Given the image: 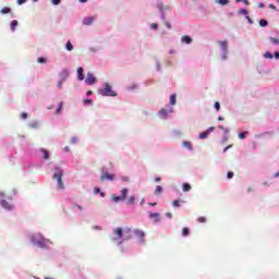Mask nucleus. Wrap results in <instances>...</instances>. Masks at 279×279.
<instances>
[{"instance_id": "a18cd8bd", "label": "nucleus", "mask_w": 279, "mask_h": 279, "mask_svg": "<svg viewBox=\"0 0 279 279\" xmlns=\"http://www.w3.org/2000/svg\"><path fill=\"white\" fill-rule=\"evenodd\" d=\"M29 128H33V129L38 128V122L31 123V124H29Z\"/></svg>"}, {"instance_id": "ddd939ff", "label": "nucleus", "mask_w": 279, "mask_h": 279, "mask_svg": "<svg viewBox=\"0 0 279 279\" xmlns=\"http://www.w3.org/2000/svg\"><path fill=\"white\" fill-rule=\"evenodd\" d=\"M16 27H19V21L16 20L11 21V32H15Z\"/></svg>"}, {"instance_id": "864d4df0", "label": "nucleus", "mask_w": 279, "mask_h": 279, "mask_svg": "<svg viewBox=\"0 0 279 279\" xmlns=\"http://www.w3.org/2000/svg\"><path fill=\"white\" fill-rule=\"evenodd\" d=\"M166 217H168L169 219H171L173 217V215L171 213H166Z\"/></svg>"}, {"instance_id": "2f4dec72", "label": "nucleus", "mask_w": 279, "mask_h": 279, "mask_svg": "<svg viewBox=\"0 0 279 279\" xmlns=\"http://www.w3.org/2000/svg\"><path fill=\"white\" fill-rule=\"evenodd\" d=\"M269 40H270V43H271L272 45H279V39H278V38L270 37Z\"/></svg>"}, {"instance_id": "79ce46f5", "label": "nucleus", "mask_w": 279, "mask_h": 279, "mask_svg": "<svg viewBox=\"0 0 279 279\" xmlns=\"http://www.w3.org/2000/svg\"><path fill=\"white\" fill-rule=\"evenodd\" d=\"M27 117H28L27 112L21 113V119L25 120V119H27Z\"/></svg>"}, {"instance_id": "4d7b16f0", "label": "nucleus", "mask_w": 279, "mask_h": 279, "mask_svg": "<svg viewBox=\"0 0 279 279\" xmlns=\"http://www.w3.org/2000/svg\"><path fill=\"white\" fill-rule=\"evenodd\" d=\"M58 88H62V81L57 84Z\"/></svg>"}, {"instance_id": "6ab92c4d", "label": "nucleus", "mask_w": 279, "mask_h": 279, "mask_svg": "<svg viewBox=\"0 0 279 279\" xmlns=\"http://www.w3.org/2000/svg\"><path fill=\"white\" fill-rule=\"evenodd\" d=\"M264 58H266L267 60H274V54L269 51H266L264 53Z\"/></svg>"}, {"instance_id": "7c9ffc66", "label": "nucleus", "mask_w": 279, "mask_h": 279, "mask_svg": "<svg viewBox=\"0 0 279 279\" xmlns=\"http://www.w3.org/2000/svg\"><path fill=\"white\" fill-rule=\"evenodd\" d=\"M37 62H38L39 64H47V59H45V58H43V57H39V58L37 59Z\"/></svg>"}, {"instance_id": "c9c22d12", "label": "nucleus", "mask_w": 279, "mask_h": 279, "mask_svg": "<svg viewBox=\"0 0 279 279\" xmlns=\"http://www.w3.org/2000/svg\"><path fill=\"white\" fill-rule=\"evenodd\" d=\"M227 178H228V180H232V179L234 178V172L229 171V172L227 173Z\"/></svg>"}, {"instance_id": "0eeeda50", "label": "nucleus", "mask_w": 279, "mask_h": 279, "mask_svg": "<svg viewBox=\"0 0 279 279\" xmlns=\"http://www.w3.org/2000/svg\"><path fill=\"white\" fill-rule=\"evenodd\" d=\"M100 180H101V182H105V180H110V181H112V180H114V174L102 173V174L100 175Z\"/></svg>"}, {"instance_id": "37998d69", "label": "nucleus", "mask_w": 279, "mask_h": 279, "mask_svg": "<svg viewBox=\"0 0 279 279\" xmlns=\"http://www.w3.org/2000/svg\"><path fill=\"white\" fill-rule=\"evenodd\" d=\"M245 19L247 20V22L252 25L254 23V21H252V17L250 15H246Z\"/></svg>"}, {"instance_id": "ea45409f", "label": "nucleus", "mask_w": 279, "mask_h": 279, "mask_svg": "<svg viewBox=\"0 0 279 279\" xmlns=\"http://www.w3.org/2000/svg\"><path fill=\"white\" fill-rule=\"evenodd\" d=\"M215 109L217 110V112H219V110L221 109V105L219 102H215Z\"/></svg>"}, {"instance_id": "f03ea898", "label": "nucleus", "mask_w": 279, "mask_h": 279, "mask_svg": "<svg viewBox=\"0 0 279 279\" xmlns=\"http://www.w3.org/2000/svg\"><path fill=\"white\" fill-rule=\"evenodd\" d=\"M64 174L62 173V170L60 168H56V172L53 173L52 178L53 180H57V189L58 191H64V181H62V177Z\"/></svg>"}, {"instance_id": "680f3d73", "label": "nucleus", "mask_w": 279, "mask_h": 279, "mask_svg": "<svg viewBox=\"0 0 279 279\" xmlns=\"http://www.w3.org/2000/svg\"><path fill=\"white\" fill-rule=\"evenodd\" d=\"M160 177L155 178V182H160Z\"/></svg>"}, {"instance_id": "4c0bfd02", "label": "nucleus", "mask_w": 279, "mask_h": 279, "mask_svg": "<svg viewBox=\"0 0 279 279\" xmlns=\"http://www.w3.org/2000/svg\"><path fill=\"white\" fill-rule=\"evenodd\" d=\"M239 14H243V15L246 17L247 14H248V12H247V10H245V9H241V10L239 11Z\"/></svg>"}, {"instance_id": "9b49d317", "label": "nucleus", "mask_w": 279, "mask_h": 279, "mask_svg": "<svg viewBox=\"0 0 279 279\" xmlns=\"http://www.w3.org/2000/svg\"><path fill=\"white\" fill-rule=\"evenodd\" d=\"M77 77H78L80 82H82L84 80V68L77 69Z\"/></svg>"}, {"instance_id": "4468645a", "label": "nucleus", "mask_w": 279, "mask_h": 279, "mask_svg": "<svg viewBox=\"0 0 279 279\" xmlns=\"http://www.w3.org/2000/svg\"><path fill=\"white\" fill-rule=\"evenodd\" d=\"M93 21H95V17H85L83 23L84 25H93Z\"/></svg>"}, {"instance_id": "338daca9", "label": "nucleus", "mask_w": 279, "mask_h": 279, "mask_svg": "<svg viewBox=\"0 0 279 279\" xmlns=\"http://www.w3.org/2000/svg\"><path fill=\"white\" fill-rule=\"evenodd\" d=\"M218 121H223V118L222 117H218Z\"/></svg>"}, {"instance_id": "13d9d810", "label": "nucleus", "mask_w": 279, "mask_h": 279, "mask_svg": "<svg viewBox=\"0 0 279 279\" xmlns=\"http://www.w3.org/2000/svg\"><path fill=\"white\" fill-rule=\"evenodd\" d=\"M0 197L1 198L5 197V192H0Z\"/></svg>"}, {"instance_id": "bb28decb", "label": "nucleus", "mask_w": 279, "mask_h": 279, "mask_svg": "<svg viewBox=\"0 0 279 279\" xmlns=\"http://www.w3.org/2000/svg\"><path fill=\"white\" fill-rule=\"evenodd\" d=\"M63 106H64V102H60V104H59V107H58L57 110H56V114H60V112H62Z\"/></svg>"}, {"instance_id": "f3484780", "label": "nucleus", "mask_w": 279, "mask_h": 279, "mask_svg": "<svg viewBox=\"0 0 279 279\" xmlns=\"http://www.w3.org/2000/svg\"><path fill=\"white\" fill-rule=\"evenodd\" d=\"M168 114L169 112L167 111V109H161L159 111V117H161L162 119H165Z\"/></svg>"}, {"instance_id": "f8f14e48", "label": "nucleus", "mask_w": 279, "mask_h": 279, "mask_svg": "<svg viewBox=\"0 0 279 279\" xmlns=\"http://www.w3.org/2000/svg\"><path fill=\"white\" fill-rule=\"evenodd\" d=\"M120 193H121V197H122V199H128V193H130V190H128V189H122L121 191H120Z\"/></svg>"}, {"instance_id": "a19ab883", "label": "nucleus", "mask_w": 279, "mask_h": 279, "mask_svg": "<svg viewBox=\"0 0 279 279\" xmlns=\"http://www.w3.org/2000/svg\"><path fill=\"white\" fill-rule=\"evenodd\" d=\"M61 1H62V0H51V3H52L53 5H60Z\"/></svg>"}, {"instance_id": "a211bd4d", "label": "nucleus", "mask_w": 279, "mask_h": 279, "mask_svg": "<svg viewBox=\"0 0 279 279\" xmlns=\"http://www.w3.org/2000/svg\"><path fill=\"white\" fill-rule=\"evenodd\" d=\"M247 134H250V132L245 131V132L239 133L238 137L241 141H243V138H247Z\"/></svg>"}, {"instance_id": "9d476101", "label": "nucleus", "mask_w": 279, "mask_h": 279, "mask_svg": "<svg viewBox=\"0 0 279 279\" xmlns=\"http://www.w3.org/2000/svg\"><path fill=\"white\" fill-rule=\"evenodd\" d=\"M220 45L221 49L225 51V53H228V41H218Z\"/></svg>"}, {"instance_id": "4be33fe9", "label": "nucleus", "mask_w": 279, "mask_h": 279, "mask_svg": "<svg viewBox=\"0 0 279 279\" xmlns=\"http://www.w3.org/2000/svg\"><path fill=\"white\" fill-rule=\"evenodd\" d=\"M41 153L44 155V160H49V151H47V149L43 148Z\"/></svg>"}, {"instance_id": "8fccbe9b", "label": "nucleus", "mask_w": 279, "mask_h": 279, "mask_svg": "<svg viewBox=\"0 0 279 279\" xmlns=\"http://www.w3.org/2000/svg\"><path fill=\"white\" fill-rule=\"evenodd\" d=\"M19 5H23V3H27V0H17Z\"/></svg>"}, {"instance_id": "2eb2a0df", "label": "nucleus", "mask_w": 279, "mask_h": 279, "mask_svg": "<svg viewBox=\"0 0 279 279\" xmlns=\"http://www.w3.org/2000/svg\"><path fill=\"white\" fill-rule=\"evenodd\" d=\"M183 147L185 148V149H193V144H191V142H189V141H185V142H183Z\"/></svg>"}, {"instance_id": "3c124183", "label": "nucleus", "mask_w": 279, "mask_h": 279, "mask_svg": "<svg viewBox=\"0 0 279 279\" xmlns=\"http://www.w3.org/2000/svg\"><path fill=\"white\" fill-rule=\"evenodd\" d=\"M94 193L97 195L98 193H101V191L99 190V187H95Z\"/></svg>"}, {"instance_id": "473e14b6", "label": "nucleus", "mask_w": 279, "mask_h": 279, "mask_svg": "<svg viewBox=\"0 0 279 279\" xmlns=\"http://www.w3.org/2000/svg\"><path fill=\"white\" fill-rule=\"evenodd\" d=\"M198 223H206L207 219L204 216L197 218Z\"/></svg>"}, {"instance_id": "72a5a7b5", "label": "nucleus", "mask_w": 279, "mask_h": 279, "mask_svg": "<svg viewBox=\"0 0 279 279\" xmlns=\"http://www.w3.org/2000/svg\"><path fill=\"white\" fill-rule=\"evenodd\" d=\"M65 47L68 51H73V44H71V41H68Z\"/></svg>"}, {"instance_id": "5701e85b", "label": "nucleus", "mask_w": 279, "mask_h": 279, "mask_svg": "<svg viewBox=\"0 0 279 279\" xmlns=\"http://www.w3.org/2000/svg\"><path fill=\"white\" fill-rule=\"evenodd\" d=\"M161 193H162V186L157 185V186L155 187V195H160Z\"/></svg>"}, {"instance_id": "e2e57ef3", "label": "nucleus", "mask_w": 279, "mask_h": 279, "mask_svg": "<svg viewBox=\"0 0 279 279\" xmlns=\"http://www.w3.org/2000/svg\"><path fill=\"white\" fill-rule=\"evenodd\" d=\"M64 151H66V153H69V151H70L69 146H65V147H64Z\"/></svg>"}, {"instance_id": "603ef678", "label": "nucleus", "mask_w": 279, "mask_h": 279, "mask_svg": "<svg viewBox=\"0 0 279 279\" xmlns=\"http://www.w3.org/2000/svg\"><path fill=\"white\" fill-rule=\"evenodd\" d=\"M165 25L168 29H171V24L169 22H166Z\"/></svg>"}, {"instance_id": "39448f33", "label": "nucleus", "mask_w": 279, "mask_h": 279, "mask_svg": "<svg viewBox=\"0 0 279 279\" xmlns=\"http://www.w3.org/2000/svg\"><path fill=\"white\" fill-rule=\"evenodd\" d=\"M96 82H97V78L93 75V73L88 72L85 78V84L93 86V84H95Z\"/></svg>"}, {"instance_id": "58836bf2", "label": "nucleus", "mask_w": 279, "mask_h": 279, "mask_svg": "<svg viewBox=\"0 0 279 279\" xmlns=\"http://www.w3.org/2000/svg\"><path fill=\"white\" fill-rule=\"evenodd\" d=\"M218 130H222V132H225V134H228L229 130L223 128V125H219Z\"/></svg>"}, {"instance_id": "f257e3e1", "label": "nucleus", "mask_w": 279, "mask_h": 279, "mask_svg": "<svg viewBox=\"0 0 279 279\" xmlns=\"http://www.w3.org/2000/svg\"><path fill=\"white\" fill-rule=\"evenodd\" d=\"M124 232V236H123ZM113 234H116L114 241H120L122 244L124 241L132 239V229L125 228L124 231L121 227L113 229Z\"/></svg>"}, {"instance_id": "e433bc0d", "label": "nucleus", "mask_w": 279, "mask_h": 279, "mask_svg": "<svg viewBox=\"0 0 279 279\" xmlns=\"http://www.w3.org/2000/svg\"><path fill=\"white\" fill-rule=\"evenodd\" d=\"M172 206H173L174 208H180V201H173V202H172Z\"/></svg>"}, {"instance_id": "052dcab7", "label": "nucleus", "mask_w": 279, "mask_h": 279, "mask_svg": "<svg viewBox=\"0 0 279 279\" xmlns=\"http://www.w3.org/2000/svg\"><path fill=\"white\" fill-rule=\"evenodd\" d=\"M270 10H276V7L274 4H269Z\"/></svg>"}, {"instance_id": "20e7f679", "label": "nucleus", "mask_w": 279, "mask_h": 279, "mask_svg": "<svg viewBox=\"0 0 279 279\" xmlns=\"http://www.w3.org/2000/svg\"><path fill=\"white\" fill-rule=\"evenodd\" d=\"M133 233L135 236H137V239H140L141 243H145V231L141 229H134Z\"/></svg>"}, {"instance_id": "774afa93", "label": "nucleus", "mask_w": 279, "mask_h": 279, "mask_svg": "<svg viewBox=\"0 0 279 279\" xmlns=\"http://www.w3.org/2000/svg\"><path fill=\"white\" fill-rule=\"evenodd\" d=\"M92 93H93V90H88V92H87V95H90Z\"/></svg>"}, {"instance_id": "49530a36", "label": "nucleus", "mask_w": 279, "mask_h": 279, "mask_svg": "<svg viewBox=\"0 0 279 279\" xmlns=\"http://www.w3.org/2000/svg\"><path fill=\"white\" fill-rule=\"evenodd\" d=\"M75 143H77V137H72V138H71V144H72V145H75Z\"/></svg>"}, {"instance_id": "412c9836", "label": "nucleus", "mask_w": 279, "mask_h": 279, "mask_svg": "<svg viewBox=\"0 0 279 279\" xmlns=\"http://www.w3.org/2000/svg\"><path fill=\"white\" fill-rule=\"evenodd\" d=\"M181 234L182 236H189V234H191V231L189 230V228L184 227Z\"/></svg>"}, {"instance_id": "cd10ccee", "label": "nucleus", "mask_w": 279, "mask_h": 279, "mask_svg": "<svg viewBox=\"0 0 279 279\" xmlns=\"http://www.w3.org/2000/svg\"><path fill=\"white\" fill-rule=\"evenodd\" d=\"M198 137L201 140L208 138V131L202 132Z\"/></svg>"}, {"instance_id": "b1692460", "label": "nucleus", "mask_w": 279, "mask_h": 279, "mask_svg": "<svg viewBox=\"0 0 279 279\" xmlns=\"http://www.w3.org/2000/svg\"><path fill=\"white\" fill-rule=\"evenodd\" d=\"M135 202H136V197H135V196H130L129 199H128V202H126V204H128L129 206H131V204H134Z\"/></svg>"}, {"instance_id": "c03bdc74", "label": "nucleus", "mask_w": 279, "mask_h": 279, "mask_svg": "<svg viewBox=\"0 0 279 279\" xmlns=\"http://www.w3.org/2000/svg\"><path fill=\"white\" fill-rule=\"evenodd\" d=\"M88 104H93V100H90V99H85V100H84V106H88Z\"/></svg>"}, {"instance_id": "393cba45", "label": "nucleus", "mask_w": 279, "mask_h": 279, "mask_svg": "<svg viewBox=\"0 0 279 279\" xmlns=\"http://www.w3.org/2000/svg\"><path fill=\"white\" fill-rule=\"evenodd\" d=\"M112 201L116 202V203H117V202H125V201L122 198V196H116V195L112 196Z\"/></svg>"}, {"instance_id": "c756f323", "label": "nucleus", "mask_w": 279, "mask_h": 279, "mask_svg": "<svg viewBox=\"0 0 279 279\" xmlns=\"http://www.w3.org/2000/svg\"><path fill=\"white\" fill-rule=\"evenodd\" d=\"M217 3H219V5H228V3H230V0H217Z\"/></svg>"}, {"instance_id": "6e6552de", "label": "nucleus", "mask_w": 279, "mask_h": 279, "mask_svg": "<svg viewBox=\"0 0 279 279\" xmlns=\"http://www.w3.org/2000/svg\"><path fill=\"white\" fill-rule=\"evenodd\" d=\"M149 219H154V223H158V221H160V214L159 213H150Z\"/></svg>"}, {"instance_id": "de8ad7c7", "label": "nucleus", "mask_w": 279, "mask_h": 279, "mask_svg": "<svg viewBox=\"0 0 279 279\" xmlns=\"http://www.w3.org/2000/svg\"><path fill=\"white\" fill-rule=\"evenodd\" d=\"M150 27H151V29H158V24L153 23V24L150 25Z\"/></svg>"}, {"instance_id": "7ed1b4c3", "label": "nucleus", "mask_w": 279, "mask_h": 279, "mask_svg": "<svg viewBox=\"0 0 279 279\" xmlns=\"http://www.w3.org/2000/svg\"><path fill=\"white\" fill-rule=\"evenodd\" d=\"M99 95L102 97H117V94L114 90H112V86L110 84H105V88L98 90Z\"/></svg>"}, {"instance_id": "c85d7f7f", "label": "nucleus", "mask_w": 279, "mask_h": 279, "mask_svg": "<svg viewBox=\"0 0 279 279\" xmlns=\"http://www.w3.org/2000/svg\"><path fill=\"white\" fill-rule=\"evenodd\" d=\"M259 25L260 27H267V25H269V22H267V20H260Z\"/></svg>"}, {"instance_id": "6e6d98bb", "label": "nucleus", "mask_w": 279, "mask_h": 279, "mask_svg": "<svg viewBox=\"0 0 279 279\" xmlns=\"http://www.w3.org/2000/svg\"><path fill=\"white\" fill-rule=\"evenodd\" d=\"M214 131H215V128L213 126L207 130L208 134H210V132H214Z\"/></svg>"}, {"instance_id": "a878e982", "label": "nucleus", "mask_w": 279, "mask_h": 279, "mask_svg": "<svg viewBox=\"0 0 279 279\" xmlns=\"http://www.w3.org/2000/svg\"><path fill=\"white\" fill-rule=\"evenodd\" d=\"M175 99H177L175 94H172V95L170 96V104H171V106H175Z\"/></svg>"}, {"instance_id": "5fc2aeb1", "label": "nucleus", "mask_w": 279, "mask_h": 279, "mask_svg": "<svg viewBox=\"0 0 279 279\" xmlns=\"http://www.w3.org/2000/svg\"><path fill=\"white\" fill-rule=\"evenodd\" d=\"M158 10H160V12H162V10H165V8L162 7V4H158Z\"/></svg>"}, {"instance_id": "69168bd1", "label": "nucleus", "mask_w": 279, "mask_h": 279, "mask_svg": "<svg viewBox=\"0 0 279 279\" xmlns=\"http://www.w3.org/2000/svg\"><path fill=\"white\" fill-rule=\"evenodd\" d=\"M100 196H101V197H106V193L100 192Z\"/></svg>"}, {"instance_id": "0e129e2a", "label": "nucleus", "mask_w": 279, "mask_h": 279, "mask_svg": "<svg viewBox=\"0 0 279 279\" xmlns=\"http://www.w3.org/2000/svg\"><path fill=\"white\" fill-rule=\"evenodd\" d=\"M80 3H86L88 0H78Z\"/></svg>"}, {"instance_id": "09e8293b", "label": "nucleus", "mask_w": 279, "mask_h": 279, "mask_svg": "<svg viewBox=\"0 0 279 279\" xmlns=\"http://www.w3.org/2000/svg\"><path fill=\"white\" fill-rule=\"evenodd\" d=\"M228 149H232V145H228L227 147H225L223 154H226V151H228Z\"/></svg>"}, {"instance_id": "bf43d9fd", "label": "nucleus", "mask_w": 279, "mask_h": 279, "mask_svg": "<svg viewBox=\"0 0 279 279\" xmlns=\"http://www.w3.org/2000/svg\"><path fill=\"white\" fill-rule=\"evenodd\" d=\"M276 60H279V52H275Z\"/></svg>"}, {"instance_id": "423d86ee", "label": "nucleus", "mask_w": 279, "mask_h": 279, "mask_svg": "<svg viewBox=\"0 0 279 279\" xmlns=\"http://www.w3.org/2000/svg\"><path fill=\"white\" fill-rule=\"evenodd\" d=\"M0 204H1V206H2L3 208H5V210H13V209H14V205H12L11 203H9V202L5 201V199H2V201L0 202Z\"/></svg>"}, {"instance_id": "1a4fd4ad", "label": "nucleus", "mask_w": 279, "mask_h": 279, "mask_svg": "<svg viewBox=\"0 0 279 279\" xmlns=\"http://www.w3.org/2000/svg\"><path fill=\"white\" fill-rule=\"evenodd\" d=\"M181 41H182V43H185V45H191V43H193V38H191V37L187 36V35H183V36L181 37Z\"/></svg>"}, {"instance_id": "dca6fc26", "label": "nucleus", "mask_w": 279, "mask_h": 279, "mask_svg": "<svg viewBox=\"0 0 279 279\" xmlns=\"http://www.w3.org/2000/svg\"><path fill=\"white\" fill-rule=\"evenodd\" d=\"M182 189L184 193H189V191H191L192 187H191V184L183 183Z\"/></svg>"}, {"instance_id": "aec40b11", "label": "nucleus", "mask_w": 279, "mask_h": 279, "mask_svg": "<svg viewBox=\"0 0 279 279\" xmlns=\"http://www.w3.org/2000/svg\"><path fill=\"white\" fill-rule=\"evenodd\" d=\"M0 12H1V14H10V12H12V10L8 7H4V8L1 9Z\"/></svg>"}, {"instance_id": "f704fd0d", "label": "nucleus", "mask_w": 279, "mask_h": 279, "mask_svg": "<svg viewBox=\"0 0 279 279\" xmlns=\"http://www.w3.org/2000/svg\"><path fill=\"white\" fill-rule=\"evenodd\" d=\"M244 3V5H250V0H235V3Z\"/></svg>"}]
</instances>
